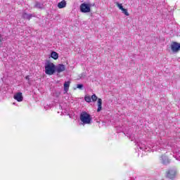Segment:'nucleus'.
<instances>
[{
  "label": "nucleus",
  "instance_id": "obj_24",
  "mask_svg": "<svg viewBox=\"0 0 180 180\" xmlns=\"http://www.w3.org/2000/svg\"><path fill=\"white\" fill-rule=\"evenodd\" d=\"M2 41H4V37H2V34H0V46Z\"/></svg>",
  "mask_w": 180,
  "mask_h": 180
},
{
  "label": "nucleus",
  "instance_id": "obj_19",
  "mask_svg": "<svg viewBox=\"0 0 180 180\" xmlns=\"http://www.w3.org/2000/svg\"><path fill=\"white\" fill-rule=\"evenodd\" d=\"M91 99L93 102H96L98 101V96L96 94H93L91 97Z\"/></svg>",
  "mask_w": 180,
  "mask_h": 180
},
{
  "label": "nucleus",
  "instance_id": "obj_14",
  "mask_svg": "<svg viewBox=\"0 0 180 180\" xmlns=\"http://www.w3.org/2000/svg\"><path fill=\"white\" fill-rule=\"evenodd\" d=\"M70 82H65L63 84L65 92H68V89H70Z\"/></svg>",
  "mask_w": 180,
  "mask_h": 180
},
{
  "label": "nucleus",
  "instance_id": "obj_2",
  "mask_svg": "<svg viewBox=\"0 0 180 180\" xmlns=\"http://www.w3.org/2000/svg\"><path fill=\"white\" fill-rule=\"evenodd\" d=\"M79 120L81 124H91L92 122V117L91 115L85 111H82L79 115Z\"/></svg>",
  "mask_w": 180,
  "mask_h": 180
},
{
  "label": "nucleus",
  "instance_id": "obj_5",
  "mask_svg": "<svg viewBox=\"0 0 180 180\" xmlns=\"http://www.w3.org/2000/svg\"><path fill=\"white\" fill-rule=\"evenodd\" d=\"M172 53H178L180 50V44L176 41H173L170 45Z\"/></svg>",
  "mask_w": 180,
  "mask_h": 180
},
{
  "label": "nucleus",
  "instance_id": "obj_12",
  "mask_svg": "<svg viewBox=\"0 0 180 180\" xmlns=\"http://www.w3.org/2000/svg\"><path fill=\"white\" fill-rule=\"evenodd\" d=\"M34 8H37V9H44V4L37 1L34 4Z\"/></svg>",
  "mask_w": 180,
  "mask_h": 180
},
{
  "label": "nucleus",
  "instance_id": "obj_1",
  "mask_svg": "<svg viewBox=\"0 0 180 180\" xmlns=\"http://www.w3.org/2000/svg\"><path fill=\"white\" fill-rule=\"evenodd\" d=\"M169 143L166 139H160V141L156 142L155 145L150 147H147L146 146V142H139L137 144L138 148L144 151L145 153H148V151H158L161 153L164 148H167L169 146Z\"/></svg>",
  "mask_w": 180,
  "mask_h": 180
},
{
  "label": "nucleus",
  "instance_id": "obj_6",
  "mask_svg": "<svg viewBox=\"0 0 180 180\" xmlns=\"http://www.w3.org/2000/svg\"><path fill=\"white\" fill-rule=\"evenodd\" d=\"M80 11L83 13H88V12H91V6L89 4L83 3L80 5Z\"/></svg>",
  "mask_w": 180,
  "mask_h": 180
},
{
  "label": "nucleus",
  "instance_id": "obj_3",
  "mask_svg": "<svg viewBox=\"0 0 180 180\" xmlns=\"http://www.w3.org/2000/svg\"><path fill=\"white\" fill-rule=\"evenodd\" d=\"M56 72V65L53 63H48L45 65V73L47 75H53Z\"/></svg>",
  "mask_w": 180,
  "mask_h": 180
},
{
  "label": "nucleus",
  "instance_id": "obj_4",
  "mask_svg": "<svg viewBox=\"0 0 180 180\" xmlns=\"http://www.w3.org/2000/svg\"><path fill=\"white\" fill-rule=\"evenodd\" d=\"M166 176L169 178V179H174V178L176 176V169H169L166 172Z\"/></svg>",
  "mask_w": 180,
  "mask_h": 180
},
{
  "label": "nucleus",
  "instance_id": "obj_22",
  "mask_svg": "<svg viewBox=\"0 0 180 180\" xmlns=\"http://www.w3.org/2000/svg\"><path fill=\"white\" fill-rule=\"evenodd\" d=\"M116 5H117V8H119V9H120V11H122L124 8L123 5L122 4H119L117 2Z\"/></svg>",
  "mask_w": 180,
  "mask_h": 180
},
{
  "label": "nucleus",
  "instance_id": "obj_10",
  "mask_svg": "<svg viewBox=\"0 0 180 180\" xmlns=\"http://www.w3.org/2000/svg\"><path fill=\"white\" fill-rule=\"evenodd\" d=\"M65 6H67V1H65V0H63L58 4V8L59 9H63V8H65Z\"/></svg>",
  "mask_w": 180,
  "mask_h": 180
},
{
  "label": "nucleus",
  "instance_id": "obj_15",
  "mask_svg": "<svg viewBox=\"0 0 180 180\" xmlns=\"http://www.w3.org/2000/svg\"><path fill=\"white\" fill-rule=\"evenodd\" d=\"M32 14H27L26 13H24L22 14L23 19H27L28 20H30V19H32Z\"/></svg>",
  "mask_w": 180,
  "mask_h": 180
},
{
  "label": "nucleus",
  "instance_id": "obj_11",
  "mask_svg": "<svg viewBox=\"0 0 180 180\" xmlns=\"http://www.w3.org/2000/svg\"><path fill=\"white\" fill-rule=\"evenodd\" d=\"M8 85L2 84L0 87V92H2V94H5V92H8Z\"/></svg>",
  "mask_w": 180,
  "mask_h": 180
},
{
  "label": "nucleus",
  "instance_id": "obj_13",
  "mask_svg": "<svg viewBox=\"0 0 180 180\" xmlns=\"http://www.w3.org/2000/svg\"><path fill=\"white\" fill-rule=\"evenodd\" d=\"M102 110V99L98 98V108L97 112H101Z\"/></svg>",
  "mask_w": 180,
  "mask_h": 180
},
{
  "label": "nucleus",
  "instance_id": "obj_9",
  "mask_svg": "<svg viewBox=\"0 0 180 180\" xmlns=\"http://www.w3.org/2000/svg\"><path fill=\"white\" fill-rule=\"evenodd\" d=\"M160 161L162 164L164 165H167V164H169V159L166 155H162L160 157Z\"/></svg>",
  "mask_w": 180,
  "mask_h": 180
},
{
  "label": "nucleus",
  "instance_id": "obj_23",
  "mask_svg": "<svg viewBox=\"0 0 180 180\" xmlns=\"http://www.w3.org/2000/svg\"><path fill=\"white\" fill-rule=\"evenodd\" d=\"M60 94H61V93L60 91H55L53 93V96H56V98H58V96H60Z\"/></svg>",
  "mask_w": 180,
  "mask_h": 180
},
{
  "label": "nucleus",
  "instance_id": "obj_8",
  "mask_svg": "<svg viewBox=\"0 0 180 180\" xmlns=\"http://www.w3.org/2000/svg\"><path fill=\"white\" fill-rule=\"evenodd\" d=\"M13 98L17 102H22L23 101V96L22 95V92H18L14 94Z\"/></svg>",
  "mask_w": 180,
  "mask_h": 180
},
{
  "label": "nucleus",
  "instance_id": "obj_7",
  "mask_svg": "<svg viewBox=\"0 0 180 180\" xmlns=\"http://www.w3.org/2000/svg\"><path fill=\"white\" fill-rule=\"evenodd\" d=\"M55 71H56L58 74L63 72V71H65V65L63 64L58 65L56 67H55Z\"/></svg>",
  "mask_w": 180,
  "mask_h": 180
},
{
  "label": "nucleus",
  "instance_id": "obj_20",
  "mask_svg": "<svg viewBox=\"0 0 180 180\" xmlns=\"http://www.w3.org/2000/svg\"><path fill=\"white\" fill-rule=\"evenodd\" d=\"M77 88L78 89H81V91H82L84 89V84H79L77 85Z\"/></svg>",
  "mask_w": 180,
  "mask_h": 180
},
{
  "label": "nucleus",
  "instance_id": "obj_18",
  "mask_svg": "<svg viewBox=\"0 0 180 180\" xmlns=\"http://www.w3.org/2000/svg\"><path fill=\"white\" fill-rule=\"evenodd\" d=\"M126 136L131 139V141H134V140L136 139V138H134V136L131 134L127 133Z\"/></svg>",
  "mask_w": 180,
  "mask_h": 180
},
{
  "label": "nucleus",
  "instance_id": "obj_16",
  "mask_svg": "<svg viewBox=\"0 0 180 180\" xmlns=\"http://www.w3.org/2000/svg\"><path fill=\"white\" fill-rule=\"evenodd\" d=\"M51 58H53V60H57L58 58V53L56 51H53L51 53Z\"/></svg>",
  "mask_w": 180,
  "mask_h": 180
},
{
  "label": "nucleus",
  "instance_id": "obj_21",
  "mask_svg": "<svg viewBox=\"0 0 180 180\" xmlns=\"http://www.w3.org/2000/svg\"><path fill=\"white\" fill-rule=\"evenodd\" d=\"M121 11H122V13H124L126 15V16H129V12H127V9L122 8Z\"/></svg>",
  "mask_w": 180,
  "mask_h": 180
},
{
  "label": "nucleus",
  "instance_id": "obj_17",
  "mask_svg": "<svg viewBox=\"0 0 180 180\" xmlns=\"http://www.w3.org/2000/svg\"><path fill=\"white\" fill-rule=\"evenodd\" d=\"M84 101H86V102H87L88 103H91V102L92 101L91 98V96H89L88 95H86L84 96Z\"/></svg>",
  "mask_w": 180,
  "mask_h": 180
},
{
  "label": "nucleus",
  "instance_id": "obj_25",
  "mask_svg": "<svg viewBox=\"0 0 180 180\" xmlns=\"http://www.w3.org/2000/svg\"><path fill=\"white\" fill-rule=\"evenodd\" d=\"M25 79H27V81H29V79H30V76H29V75L26 76V77H25Z\"/></svg>",
  "mask_w": 180,
  "mask_h": 180
}]
</instances>
